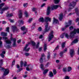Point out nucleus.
<instances>
[{"label": "nucleus", "mask_w": 79, "mask_h": 79, "mask_svg": "<svg viewBox=\"0 0 79 79\" xmlns=\"http://www.w3.org/2000/svg\"><path fill=\"white\" fill-rule=\"evenodd\" d=\"M39 50L40 52V51L42 50V48H40L39 49Z\"/></svg>", "instance_id": "nucleus-64"}, {"label": "nucleus", "mask_w": 79, "mask_h": 79, "mask_svg": "<svg viewBox=\"0 0 79 79\" xmlns=\"http://www.w3.org/2000/svg\"><path fill=\"white\" fill-rule=\"evenodd\" d=\"M50 58V55H48V56H47V59H48V60H49Z\"/></svg>", "instance_id": "nucleus-58"}, {"label": "nucleus", "mask_w": 79, "mask_h": 79, "mask_svg": "<svg viewBox=\"0 0 79 79\" xmlns=\"http://www.w3.org/2000/svg\"><path fill=\"white\" fill-rule=\"evenodd\" d=\"M29 55L30 54L29 53H25V56H29Z\"/></svg>", "instance_id": "nucleus-50"}, {"label": "nucleus", "mask_w": 79, "mask_h": 79, "mask_svg": "<svg viewBox=\"0 0 79 79\" xmlns=\"http://www.w3.org/2000/svg\"><path fill=\"white\" fill-rule=\"evenodd\" d=\"M16 67L17 68H19V65L18 64L17 65Z\"/></svg>", "instance_id": "nucleus-63"}, {"label": "nucleus", "mask_w": 79, "mask_h": 79, "mask_svg": "<svg viewBox=\"0 0 79 79\" xmlns=\"http://www.w3.org/2000/svg\"><path fill=\"white\" fill-rule=\"evenodd\" d=\"M49 77H53V73L52 71H50L49 72Z\"/></svg>", "instance_id": "nucleus-22"}, {"label": "nucleus", "mask_w": 79, "mask_h": 79, "mask_svg": "<svg viewBox=\"0 0 79 79\" xmlns=\"http://www.w3.org/2000/svg\"><path fill=\"white\" fill-rule=\"evenodd\" d=\"M28 4L27 3H25L23 4V6L25 8H26Z\"/></svg>", "instance_id": "nucleus-43"}, {"label": "nucleus", "mask_w": 79, "mask_h": 79, "mask_svg": "<svg viewBox=\"0 0 79 79\" xmlns=\"http://www.w3.org/2000/svg\"><path fill=\"white\" fill-rule=\"evenodd\" d=\"M62 47L63 48L64 47V46H65V43L64 42L62 44H61Z\"/></svg>", "instance_id": "nucleus-42"}, {"label": "nucleus", "mask_w": 79, "mask_h": 79, "mask_svg": "<svg viewBox=\"0 0 79 79\" xmlns=\"http://www.w3.org/2000/svg\"><path fill=\"white\" fill-rule=\"evenodd\" d=\"M44 52H45L46 50H47V44H44Z\"/></svg>", "instance_id": "nucleus-32"}, {"label": "nucleus", "mask_w": 79, "mask_h": 79, "mask_svg": "<svg viewBox=\"0 0 79 79\" xmlns=\"http://www.w3.org/2000/svg\"><path fill=\"white\" fill-rule=\"evenodd\" d=\"M5 5V3H2L0 4V14H2L4 12V11L7 10L9 9V7L8 6H6L2 8Z\"/></svg>", "instance_id": "nucleus-3"}, {"label": "nucleus", "mask_w": 79, "mask_h": 79, "mask_svg": "<svg viewBox=\"0 0 79 79\" xmlns=\"http://www.w3.org/2000/svg\"><path fill=\"white\" fill-rule=\"evenodd\" d=\"M22 69H19L17 71L18 73L19 72H20L21 71V70H22Z\"/></svg>", "instance_id": "nucleus-56"}, {"label": "nucleus", "mask_w": 79, "mask_h": 79, "mask_svg": "<svg viewBox=\"0 0 79 79\" xmlns=\"http://www.w3.org/2000/svg\"><path fill=\"white\" fill-rule=\"evenodd\" d=\"M71 70H72V68H71V67H68L67 69V71L68 72H70Z\"/></svg>", "instance_id": "nucleus-31"}, {"label": "nucleus", "mask_w": 79, "mask_h": 79, "mask_svg": "<svg viewBox=\"0 0 79 79\" xmlns=\"http://www.w3.org/2000/svg\"><path fill=\"white\" fill-rule=\"evenodd\" d=\"M70 30H73V27L71 26L69 27Z\"/></svg>", "instance_id": "nucleus-49"}, {"label": "nucleus", "mask_w": 79, "mask_h": 79, "mask_svg": "<svg viewBox=\"0 0 79 79\" xmlns=\"http://www.w3.org/2000/svg\"><path fill=\"white\" fill-rule=\"evenodd\" d=\"M75 11L76 13H78V8H76L75 9Z\"/></svg>", "instance_id": "nucleus-57"}, {"label": "nucleus", "mask_w": 79, "mask_h": 79, "mask_svg": "<svg viewBox=\"0 0 79 79\" xmlns=\"http://www.w3.org/2000/svg\"><path fill=\"white\" fill-rule=\"evenodd\" d=\"M45 3H44L41 6V7L42 8V7H44V6H45Z\"/></svg>", "instance_id": "nucleus-55"}, {"label": "nucleus", "mask_w": 79, "mask_h": 79, "mask_svg": "<svg viewBox=\"0 0 79 79\" xmlns=\"http://www.w3.org/2000/svg\"><path fill=\"white\" fill-rule=\"evenodd\" d=\"M60 6L58 5H52L51 7H48L47 9V15H48L49 14H50V10H56L57 9V8H58Z\"/></svg>", "instance_id": "nucleus-2"}, {"label": "nucleus", "mask_w": 79, "mask_h": 79, "mask_svg": "<svg viewBox=\"0 0 79 79\" xmlns=\"http://www.w3.org/2000/svg\"><path fill=\"white\" fill-rule=\"evenodd\" d=\"M79 33V29L77 28V29H74L73 31L71 32L70 34V35H68L67 33H65V36L66 38L67 39H72L74 37V35L76 34V33Z\"/></svg>", "instance_id": "nucleus-1"}, {"label": "nucleus", "mask_w": 79, "mask_h": 79, "mask_svg": "<svg viewBox=\"0 0 79 79\" xmlns=\"http://www.w3.org/2000/svg\"><path fill=\"white\" fill-rule=\"evenodd\" d=\"M2 38L4 40H7V38L6 37H3Z\"/></svg>", "instance_id": "nucleus-60"}, {"label": "nucleus", "mask_w": 79, "mask_h": 79, "mask_svg": "<svg viewBox=\"0 0 79 79\" xmlns=\"http://www.w3.org/2000/svg\"><path fill=\"white\" fill-rule=\"evenodd\" d=\"M10 40L13 41V47H17V44H16V39L15 38H13V37H11L10 38Z\"/></svg>", "instance_id": "nucleus-9"}, {"label": "nucleus", "mask_w": 79, "mask_h": 79, "mask_svg": "<svg viewBox=\"0 0 79 79\" xmlns=\"http://www.w3.org/2000/svg\"><path fill=\"white\" fill-rule=\"evenodd\" d=\"M1 35L3 36H6L7 35V33H5L3 32H2L1 33Z\"/></svg>", "instance_id": "nucleus-30"}, {"label": "nucleus", "mask_w": 79, "mask_h": 79, "mask_svg": "<svg viewBox=\"0 0 79 79\" xmlns=\"http://www.w3.org/2000/svg\"><path fill=\"white\" fill-rule=\"evenodd\" d=\"M48 23H46V24L45 25V29L44 31V33H46V32H47L48 31H50V27H48Z\"/></svg>", "instance_id": "nucleus-5"}, {"label": "nucleus", "mask_w": 79, "mask_h": 79, "mask_svg": "<svg viewBox=\"0 0 79 79\" xmlns=\"http://www.w3.org/2000/svg\"><path fill=\"white\" fill-rule=\"evenodd\" d=\"M55 3L56 4H58L59 3V2L60 1V0H54Z\"/></svg>", "instance_id": "nucleus-36"}, {"label": "nucleus", "mask_w": 79, "mask_h": 79, "mask_svg": "<svg viewBox=\"0 0 79 79\" xmlns=\"http://www.w3.org/2000/svg\"><path fill=\"white\" fill-rule=\"evenodd\" d=\"M24 64L23 66H26L27 62H24L23 63V62L22 61H20V68H22L23 66V64Z\"/></svg>", "instance_id": "nucleus-13"}, {"label": "nucleus", "mask_w": 79, "mask_h": 79, "mask_svg": "<svg viewBox=\"0 0 79 79\" xmlns=\"http://www.w3.org/2000/svg\"><path fill=\"white\" fill-rule=\"evenodd\" d=\"M43 37V36H42V35H40L39 37L40 39H42Z\"/></svg>", "instance_id": "nucleus-61"}, {"label": "nucleus", "mask_w": 79, "mask_h": 79, "mask_svg": "<svg viewBox=\"0 0 79 79\" xmlns=\"http://www.w3.org/2000/svg\"><path fill=\"white\" fill-rule=\"evenodd\" d=\"M48 71V69H46L44 70L43 72V74H47V73Z\"/></svg>", "instance_id": "nucleus-29"}, {"label": "nucleus", "mask_w": 79, "mask_h": 79, "mask_svg": "<svg viewBox=\"0 0 79 79\" xmlns=\"http://www.w3.org/2000/svg\"><path fill=\"white\" fill-rule=\"evenodd\" d=\"M32 69V67H31V66H30V67H28L26 68V70L27 71H31Z\"/></svg>", "instance_id": "nucleus-23"}, {"label": "nucleus", "mask_w": 79, "mask_h": 79, "mask_svg": "<svg viewBox=\"0 0 79 79\" xmlns=\"http://www.w3.org/2000/svg\"><path fill=\"white\" fill-rule=\"evenodd\" d=\"M32 19H33L32 18L29 19V20H27L28 23H31L32 22Z\"/></svg>", "instance_id": "nucleus-33"}, {"label": "nucleus", "mask_w": 79, "mask_h": 79, "mask_svg": "<svg viewBox=\"0 0 79 79\" xmlns=\"http://www.w3.org/2000/svg\"><path fill=\"white\" fill-rule=\"evenodd\" d=\"M17 28L15 26H13L12 27V30L13 32H15V31H17Z\"/></svg>", "instance_id": "nucleus-15"}, {"label": "nucleus", "mask_w": 79, "mask_h": 79, "mask_svg": "<svg viewBox=\"0 0 79 79\" xmlns=\"http://www.w3.org/2000/svg\"><path fill=\"white\" fill-rule=\"evenodd\" d=\"M40 68L42 70H44V65L42 64H41L40 65Z\"/></svg>", "instance_id": "nucleus-25"}, {"label": "nucleus", "mask_w": 79, "mask_h": 79, "mask_svg": "<svg viewBox=\"0 0 79 79\" xmlns=\"http://www.w3.org/2000/svg\"><path fill=\"white\" fill-rule=\"evenodd\" d=\"M6 44H11V42L10 40H6Z\"/></svg>", "instance_id": "nucleus-40"}, {"label": "nucleus", "mask_w": 79, "mask_h": 79, "mask_svg": "<svg viewBox=\"0 0 79 79\" xmlns=\"http://www.w3.org/2000/svg\"><path fill=\"white\" fill-rule=\"evenodd\" d=\"M34 28H35V25H32L31 27V29H34Z\"/></svg>", "instance_id": "nucleus-59"}, {"label": "nucleus", "mask_w": 79, "mask_h": 79, "mask_svg": "<svg viewBox=\"0 0 79 79\" xmlns=\"http://www.w3.org/2000/svg\"><path fill=\"white\" fill-rule=\"evenodd\" d=\"M4 75L6 76L9 73V70L8 69H4Z\"/></svg>", "instance_id": "nucleus-11"}, {"label": "nucleus", "mask_w": 79, "mask_h": 79, "mask_svg": "<svg viewBox=\"0 0 79 79\" xmlns=\"http://www.w3.org/2000/svg\"><path fill=\"white\" fill-rule=\"evenodd\" d=\"M2 23L3 24H6V22L5 21H3L2 22Z\"/></svg>", "instance_id": "nucleus-53"}, {"label": "nucleus", "mask_w": 79, "mask_h": 79, "mask_svg": "<svg viewBox=\"0 0 79 79\" xmlns=\"http://www.w3.org/2000/svg\"><path fill=\"white\" fill-rule=\"evenodd\" d=\"M71 23H72V21H69L67 23V25H66L64 28H62V31H64V29H66L67 27H69L70 25H71Z\"/></svg>", "instance_id": "nucleus-8"}, {"label": "nucleus", "mask_w": 79, "mask_h": 79, "mask_svg": "<svg viewBox=\"0 0 79 79\" xmlns=\"http://www.w3.org/2000/svg\"><path fill=\"white\" fill-rule=\"evenodd\" d=\"M59 23V22L57 19H56L55 18H53V24H58Z\"/></svg>", "instance_id": "nucleus-16"}, {"label": "nucleus", "mask_w": 79, "mask_h": 79, "mask_svg": "<svg viewBox=\"0 0 79 79\" xmlns=\"http://www.w3.org/2000/svg\"><path fill=\"white\" fill-rule=\"evenodd\" d=\"M44 19L43 17H41L39 19V21L40 22H44Z\"/></svg>", "instance_id": "nucleus-26"}, {"label": "nucleus", "mask_w": 79, "mask_h": 79, "mask_svg": "<svg viewBox=\"0 0 79 79\" xmlns=\"http://www.w3.org/2000/svg\"><path fill=\"white\" fill-rule=\"evenodd\" d=\"M76 2H73L70 3L69 5V11H70L71 10V9H73L74 8V6L76 5Z\"/></svg>", "instance_id": "nucleus-4"}, {"label": "nucleus", "mask_w": 79, "mask_h": 79, "mask_svg": "<svg viewBox=\"0 0 79 79\" xmlns=\"http://www.w3.org/2000/svg\"><path fill=\"white\" fill-rule=\"evenodd\" d=\"M18 17L19 18H22V12L21 10H19V12Z\"/></svg>", "instance_id": "nucleus-19"}, {"label": "nucleus", "mask_w": 79, "mask_h": 79, "mask_svg": "<svg viewBox=\"0 0 79 79\" xmlns=\"http://www.w3.org/2000/svg\"><path fill=\"white\" fill-rule=\"evenodd\" d=\"M2 39V37H0V48H2V42L1 41Z\"/></svg>", "instance_id": "nucleus-34"}, {"label": "nucleus", "mask_w": 79, "mask_h": 79, "mask_svg": "<svg viewBox=\"0 0 79 79\" xmlns=\"http://www.w3.org/2000/svg\"><path fill=\"white\" fill-rule=\"evenodd\" d=\"M21 30L22 31H25V30H26V28L25 27H21Z\"/></svg>", "instance_id": "nucleus-41"}, {"label": "nucleus", "mask_w": 79, "mask_h": 79, "mask_svg": "<svg viewBox=\"0 0 79 79\" xmlns=\"http://www.w3.org/2000/svg\"><path fill=\"white\" fill-rule=\"evenodd\" d=\"M10 29V28L9 27H7L6 28V32H9V29Z\"/></svg>", "instance_id": "nucleus-48"}, {"label": "nucleus", "mask_w": 79, "mask_h": 79, "mask_svg": "<svg viewBox=\"0 0 79 79\" xmlns=\"http://www.w3.org/2000/svg\"><path fill=\"white\" fill-rule=\"evenodd\" d=\"M74 50L73 49L70 50V55L71 57L74 56Z\"/></svg>", "instance_id": "nucleus-17"}, {"label": "nucleus", "mask_w": 79, "mask_h": 79, "mask_svg": "<svg viewBox=\"0 0 79 79\" xmlns=\"http://www.w3.org/2000/svg\"><path fill=\"white\" fill-rule=\"evenodd\" d=\"M59 47H60V46H59V45H58L57 46V47H56V48L55 49L56 50H58L59 48Z\"/></svg>", "instance_id": "nucleus-54"}, {"label": "nucleus", "mask_w": 79, "mask_h": 79, "mask_svg": "<svg viewBox=\"0 0 79 79\" xmlns=\"http://www.w3.org/2000/svg\"><path fill=\"white\" fill-rule=\"evenodd\" d=\"M45 55L44 54H42V55L41 56L40 60V63H43L44 60H45Z\"/></svg>", "instance_id": "nucleus-10"}, {"label": "nucleus", "mask_w": 79, "mask_h": 79, "mask_svg": "<svg viewBox=\"0 0 79 79\" xmlns=\"http://www.w3.org/2000/svg\"><path fill=\"white\" fill-rule=\"evenodd\" d=\"M5 53H6L5 51H3L2 52V53L1 54L0 56H1V57L2 58H3L5 57V55H4L5 54Z\"/></svg>", "instance_id": "nucleus-20"}, {"label": "nucleus", "mask_w": 79, "mask_h": 79, "mask_svg": "<svg viewBox=\"0 0 79 79\" xmlns=\"http://www.w3.org/2000/svg\"><path fill=\"white\" fill-rule=\"evenodd\" d=\"M24 13L26 18H27L29 16V14H28V13L27 11L25 12Z\"/></svg>", "instance_id": "nucleus-27"}, {"label": "nucleus", "mask_w": 79, "mask_h": 79, "mask_svg": "<svg viewBox=\"0 0 79 79\" xmlns=\"http://www.w3.org/2000/svg\"><path fill=\"white\" fill-rule=\"evenodd\" d=\"M15 60H14L12 61V65L11 66L13 67V66L14 65H15Z\"/></svg>", "instance_id": "nucleus-45"}, {"label": "nucleus", "mask_w": 79, "mask_h": 79, "mask_svg": "<svg viewBox=\"0 0 79 79\" xmlns=\"http://www.w3.org/2000/svg\"><path fill=\"white\" fill-rule=\"evenodd\" d=\"M3 64V59L0 60V66H2ZM1 67H0V69H1Z\"/></svg>", "instance_id": "nucleus-24"}, {"label": "nucleus", "mask_w": 79, "mask_h": 79, "mask_svg": "<svg viewBox=\"0 0 79 79\" xmlns=\"http://www.w3.org/2000/svg\"><path fill=\"white\" fill-rule=\"evenodd\" d=\"M29 44H31L30 43H29V44H27L26 45L23 49L26 52H29V51L30 48H27V46L29 45Z\"/></svg>", "instance_id": "nucleus-12"}, {"label": "nucleus", "mask_w": 79, "mask_h": 79, "mask_svg": "<svg viewBox=\"0 0 79 79\" xmlns=\"http://www.w3.org/2000/svg\"><path fill=\"white\" fill-rule=\"evenodd\" d=\"M9 21L10 22V23H14L15 22V21H14V20L9 19Z\"/></svg>", "instance_id": "nucleus-46"}, {"label": "nucleus", "mask_w": 79, "mask_h": 79, "mask_svg": "<svg viewBox=\"0 0 79 79\" xmlns=\"http://www.w3.org/2000/svg\"><path fill=\"white\" fill-rule=\"evenodd\" d=\"M63 19V14L61 13L59 15V19L61 21Z\"/></svg>", "instance_id": "nucleus-28"}, {"label": "nucleus", "mask_w": 79, "mask_h": 79, "mask_svg": "<svg viewBox=\"0 0 79 79\" xmlns=\"http://www.w3.org/2000/svg\"><path fill=\"white\" fill-rule=\"evenodd\" d=\"M31 43L34 48H37L39 46V44H40V42H39L37 43L36 45H35V43L34 41L31 42Z\"/></svg>", "instance_id": "nucleus-6"}, {"label": "nucleus", "mask_w": 79, "mask_h": 79, "mask_svg": "<svg viewBox=\"0 0 79 79\" xmlns=\"http://www.w3.org/2000/svg\"><path fill=\"white\" fill-rule=\"evenodd\" d=\"M37 10V9L36 8H33L32 9V11H36Z\"/></svg>", "instance_id": "nucleus-52"}, {"label": "nucleus", "mask_w": 79, "mask_h": 79, "mask_svg": "<svg viewBox=\"0 0 79 79\" xmlns=\"http://www.w3.org/2000/svg\"><path fill=\"white\" fill-rule=\"evenodd\" d=\"M69 79V77L67 76L66 77H65V79Z\"/></svg>", "instance_id": "nucleus-62"}, {"label": "nucleus", "mask_w": 79, "mask_h": 79, "mask_svg": "<svg viewBox=\"0 0 79 79\" xmlns=\"http://www.w3.org/2000/svg\"><path fill=\"white\" fill-rule=\"evenodd\" d=\"M53 31H52L49 34V35L48 37V41L49 42H50L52 39V38L53 37Z\"/></svg>", "instance_id": "nucleus-7"}, {"label": "nucleus", "mask_w": 79, "mask_h": 79, "mask_svg": "<svg viewBox=\"0 0 79 79\" xmlns=\"http://www.w3.org/2000/svg\"><path fill=\"white\" fill-rule=\"evenodd\" d=\"M53 73L54 75H55V74H56V71L55 69H54L53 70Z\"/></svg>", "instance_id": "nucleus-44"}, {"label": "nucleus", "mask_w": 79, "mask_h": 79, "mask_svg": "<svg viewBox=\"0 0 79 79\" xmlns=\"http://www.w3.org/2000/svg\"><path fill=\"white\" fill-rule=\"evenodd\" d=\"M38 31H39V32H40V31H42V28H41V27H40L38 28Z\"/></svg>", "instance_id": "nucleus-47"}, {"label": "nucleus", "mask_w": 79, "mask_h": 79, "mask_svg": "<svg viewBox=\"0 0 79 79\" xmlns=\"http://www.w3.org/2000/svg\"><path fill=\"white\" fill-rule=\"evenodd\" d=\"M51 19H52L48 17H45V21L46 22H48V21L50 22Z\"/></svg>", "instance_id": "nucleus-14"}, {"label": "nucleus", "mask_w": 79, "mask_h": 79, "mask_svg": "<svg viewBox=\"0 0 79 79\" xmlns=\"http://www.w3.org/2000/svg\"><path fill=\"white\" fill-rule=\"evenodd\" d=\"M67 48H66L64 50V51H63L64 53H66V52H67Z\"/></svg>", "instance_id": "nucleus-51"}, {"label": "nucleus", "mask_w": 79, "mask_h": 79, "mask_svg": "<svg viewBox=\"0 0 79 79\" xmlns=\"http://www.w3.org/2000/svg\"><path fill=\"white\" fill-rule=\"evenodd\" d=\"M18 23L19 24V26H21V25H23V24H24V21L21 20H19Z\"/></svg>", "instance_id": "nucleus-18"}, {"label": "nucleus", "mask_w": 79, "mask_h": 79, "mask_svg": "<svg viewBox=\"0 0 79 79\" xmlns=\"http://www.w3.org/2000/svg\"><path fill=\"white\" fill-rule=\"evenodd\" d=\"M64 34H65V33H64L61 35L60 36V38L63 39V38H64Z\"/></svg>", "instance_id": "nucleus-37"}, {"label": "nucleus", "mask_w": 79, "mask_h": 79, "mask_svg": "<svg viewBox=\"0 0 79 79\" xmlns=\"http://www.w3.org/2000/svg\"><path fill=\"white\" fill-rule=\"evenodd\" d=\"M78 41H79V40H78L77 39H75L73 41V44H77V43L78 42Z\"/></svg>", "instance_id": "nucleus-21"}, {"label": "nucleus", "mask_w": 79, "mask_h": 79, "mask_svg": "<svg viewBox=\"0 0 79 79\" xmlns=\"http://www.w3.org/2000/svg\"><path fill=\"white\" fill-rule=\"evenodd\" d=\"M63 72H66L67 71V68H63Z\"/></svg>", "instance_id": "nucleus-39"}, {"label": "nucleus", "mask_w": 79, "mask_h": 79, "mask_svg": "<svg viewBox=\"0 0 79 79\" xmlns=\"http://www.w3.org/2000/svg\"><path fill=\"white\" fill-rule=\"evenodd\" d=\"M13 14H8V13H7V16H8L9 17H11V16H13Z\"/></svg>", "instance_id": "nucleus-35"}, {"label": "nucleus", "mask_w": 79, "mask_h": 79, "mask_svg": "<svg viewBox=\"0 0 79 79\" xmlns=\"http://www.w3.org/2000/svg\"><path fill=\"white\" fill-rule=\"evenodd\" d=\"M63 53H64L63 52H61L60 53V55L61 56V57H63Z\"/></svg>", "instance_id": "nucleus-38"}]
</instances>
